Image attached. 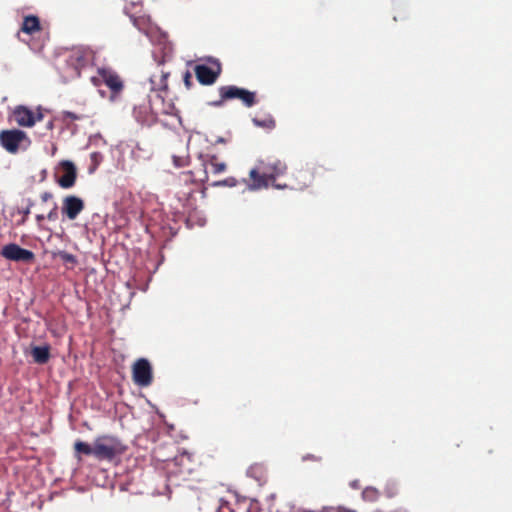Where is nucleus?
I'll return each mask as SVG.
<instances>
[{"mask_svg": "<svg viewBox=\"0 0 512 512\" xmlns=\"http://www.w3.org/2000/svg\"><path fill=\"white\" fill-rule=\"evenodd\" d=\"M209 62L210 66L198 64L194 68L196 78L202 85L214 84L222 72V66L219 60L209 59Z\"/></svg>", "mask_w": 512, "mask_h": 512, "instance_id": "nucleus-7", "label": "nucleus"}, {"mask_svg": "<svg viewBox=\"0 0 512 512\" xmlns=\"http://www.w3.org/2000/svg\"><path fill=\"white\" fill-rule=\"evenodd\" d=\"M130 484V482H120V485H119V489L121 491H126L128 488V485Z\"/></svg>", "mask_w": 512, "mask_h": 512, "instance_id": "nucleus-31", "label": "nucleus"}, {"mask_svg": "<svg viewBox=\"0 0 512 512\" xmlns=\"http://www.w3.org/2000/svg\"><path fill=\"white\" fill-rule=\"evenodd\" d=\"M74 454L77 459H81L82 456H94L95 457V446L94 443L92 445L77 440L74 443Z\"/></svg>", "mask_w": 512, "mask_h": 512, "instance_id": "nucleus-17", "label": "nucleus"}, {"mask_svg": "<svg viewBox=\"0 0 512 512\" xmlns=\"http://www.w3.org/2000/svg\"><path fill=\"white\" fill-rule=\"evenodd\" d=\"M45 219V216L43 214L36 215V221L38 223H41Z\"/></svg>", "mask_w": 512, "mask_h": 512, "instance_id": "nucleus-33", "label": "nucleus"}, {"mask_svg": "<svg viewBox=\"0 0 512 512\" xmlns=\"http://www.w3.org/2000/svg\"><path fill=\"white\" fill-rule=\"evenodd\" d=\"M95 458L102 461H112L127 450V446L116 436L101 435L95 438Z\"/></svg>", "mask_w": 512, "mask_h": 512, "instance_id": "nucleus-4", "label": "nucleus"}, {"mask_svg": "<svg viewBox=\"0 0 512 512\" xmlns=\"http://www.w3.org/2000/svg\"><path fill=\"white\" fill-rule=\"evenodd\" d=\"M57 256L65 263H71V264H76L77 263V259H76V256L71 254V253H68L66 251H59L57 253Z\"/></svg>", "mask_w": 512, "mask_h": 512, "instance_id": "nucleus-22", "label": "nucleus"}, {"mask_svg": "<svg viewBox=\"0 0 512 512\" xmlns=\"http://www.w3.org/2000/svg\"><path fill=\"white\" fill-rule=\"evenodd\" d=\"M239 184V181L234 177H228L221 181H215L211 185L214 187H221V186H227V187H235Z\"/></svg>", "mask_w": 512, "mask_h": 512, "instance_id": "nucleus-21", "label": "nucleus"}, {"mask_svg": "<svg viewBox=\"0 0 512 512\" xmlns=\"http://www.w3.org/2000/svg\"><path fill=\"white\" fill-rule=\"evenodd\" d=\"M99 74L103 79V83L111 91V99H114L124 88V84L120 76L110 69H99Z\"/></svg>", "mask_w": 512, "mask_h": 512, "instance_id": "nucleus-13", "label": "nucleus"}, {"mask_svg": "<svg viewBox=\"0 0 512 512\" xmlns=\"http://www.w3.org/2000/svg\"><path fill=\"white\" fill-rule=\"evenodd\" d=\"M184 84L189 89L192 86V76L189 71H186L183 76Z\"/></svg>", "mask_w": 512, "mask_h": 512, "instance_id": "nucleus-26", "label": "nucleus"}, {"mask_svg": "<svg viewBox=\"0 0 512 512\" xmlns=\"http://www.w3.org/2000/svg\"><path fill=\"white\" fill-rule=\"evenodd\" d=\"M161 447H157L155 450H154V457L157 459V460H160V461H168L169 458H164L162 457L161 455Z\"/></svg>", "mask_w": 512, "mask_h": 512, "instance_id": "nucleus-28", "label": "nucleus"}, {"mask_svg": "<svg viewBox=\"0 0 512 512\" xmlns=\"http://www.w3.org/2000/svg\"><path fill=\"white\" fill-rule=\"evenodd\" d=\"M132 378L134 383L141 387L151 385L153 381L152 367L147 359L140 358L135 361L132 366Z\"/></svg>", "mask_w": 512, "mask_h": 512, "instance_id": "nucleus-8", "label": "nucleus"}, {"mask_svg": "<svg viewBox=\"0 0 512 512\" xmlns=\"http://www.w3.org/2000/svg\"><path fill=\"white\" fill-rule=\"evenodd\" d=\"M14 119L19 126L32 127L37 121L43 119V114L39 111L37 114L26 106H17L13 111Z\"/></svg>", "mask_w": 512, "mask_h": 512, "instance_id": "nucleus-11", "label": "nucleus"}, {"mask_svg": "<svg viewBox=\"0 0 512 512\" xmlns=\"http://www.w3.org/2000/svg\"><path fill=\"white\" fill-rule=\"evenodd\" d=\"M41 30L40 21L37 16L29 15L24 17L21 32L33 34Z\"/></svg>", "mask_w": 512, "mask_h": 512, "instance_id": "nucleus-16", "label": "nucleus"}, {"mask_svg": "<svg viewBox=\"0 0 512 512\" xmlns=\"http://www.w3.org/2000/svg\"><path fill=\"white\" fill-rule=\"evenodd\" d=\"M321 512H358V511L355 509L338 506V507H324Z\"/></svg>", "mask_w": 512, "mask_h": 512, "instance_id": "nucleus-23", "label": "nucleus"}, {"mask_svg": "<svg viewBox=\"0 0 512 512\" xmlns=\"http://www.w3.org/2000/svg\"><path fill=\"white\" fill-rule=\"evenodd\" d=\"M63 115H64L65 119H70V120H73V121L74 120H80V119L83 118L82 116L77 115V114H75L73 112H70V111H64Z\"/></svg>", "mask_w": 512, "mask_h": 512, "instance_id": "nucleus-25", "label": "nucleus"}, {"mask_svg": "<svg viewBox=\"0 0 512 512\" xmlns=\"http://www.w3.org/2000/svg\"><path fill=\"white\" fill-rule=\"evenodd\" d=\"M199 159V168H195L193 171L182 174L183 180L185 182L191 180L194 187L190 188L188 191H178L179 199L183 196L186 197L187 201H189L193 194L198 190L199 184L208 181L209 173L218 175L225 172L227 169V164L224 161H221L215 154H201Z\"/></svg>", "mask_w": 512, "mask_h": 512, "instance_id": "nucleus-3", "label": "nucleus"}, {"mask_svg": "<svg viewBox=\"0 0 512 512\" xmlns=\"http://www.w3.org/2000/svg\"><path fill=\"white\" fill-rule=\"evenodd\" d=\"M1 255L11 261L31 263L35 259L32 251L24 249L15 243L7 244L2 248Z\"/></svg>", "mask_w": 512, "mask_h": 512, "instance_id": "nucleus-9", "label": "nucleus"}, {"mask_svg": "<svg viewBox=\"0 0 512 512\" xmlns=\"http://www.w3.org/2000/svg\"><path fill=\"white\" fill-rule=\"evenodd\" d=\"M85 203L83 199L75 195H68L62 200L61 212L69 220H75L84 210Z\"/></svg>", "mask_w": 512, "mask_h": 512, "instance_id": "nucleus-10", "label": "nucleus"}, {"mask_svg": "<svg viewBox=\"0 0 512 512\" xmlns=\"http://www.w3.org/2000/svg\"><path fill=\"white\" fill-rule=\"evenodd\" d=\"M31 356L37 364H46L50 359V346H33L31 348Z\"/></svg>", "mask_w": 512, "mask_h": 512, "instance_id": "nucleus-15", "label": "nucleus"}, {"mask_svg": "<svg viewBox=\"0 0 512 512\" xmlns=\"http://www.w3.org/2000/svg\"><path fill=\"white\" fill-rule=\"evenodd\" d=\"M62 174L58 177L57 183L61 188L69 189L75 185L77 178V170L75 165L70 161H62L60 163Z\"/></svg>", "mask_w": 512, "mask_h": 512, "instance_id": "nucleus-14", "label": "nucleus"}, {"mask_svg": "<svg viewBox=\"0 0 512 512\" xmlns=\"http://www.w3.org/2000/svg\"><path fill=\"white\" fill-rule=\"evenodd\" d=\"M247 476L254 480H261L267 476V469L263 463H254L247 470Z\"/></svg>", "mask_w": 512, "mask_h": 512, "instance_id": "nucleus-18", "label": "nucleus"}, {"mask_svg": "<svg viewBox=\"0 0 512 512\" xmlns=\"http://www.w3.org/2000/svg\"><path fill=\"white\" fill-rule=\"evenodd\" d=\"M172 160H173V164L175 167L177 168H181V167H184L188 164V160L186 157H182V156H172Z\"/></svg>", "mask_w": 512, "mask_h": 512, "instance_id": "nucleus-24", "label": "nucleus"}, {"mask_svg": "<svg viewBox=\"0 0 512 512\" xmlns=\"http://www.w3.org/2000/svg\"><path fill=\"white\" fill-rule=\"evenodd\" d=\"M379 491L372 486H367L362 491V499L367 502H374L379 498Z\"/></svg>", "mask_w": 512, "mask_h": 512, "instance_id": "nucleus-20", "label": "nucleus"}, {"mask_svg": "<svg viewBox=\"0 0 512 512\" xmlns=\"http://www.w3.org/2000/svg\"><path fill=\"white\" fill-rule=\"evenodd\" d=\"M91 82L94 84V86H100V84L103 83V79L98 73L97 77H91Z\"/></svg>", "mask_w": 512, "mask_h": 512, "instance_id": "nucleus-29", "label": "nucleus"}, {"mask_svg": "<svg viewBox=\"0 0 512 512\" xmlns=\"http://www.w3.org/2000/svg\"><path fill=\"white\" fill-rule=\"evenodd\" d=\"M93 59V52L89 48L76 47L72 49L69 57L68 64L76 70L86 67Z\"/></svg>", "mask_w": 512, "mask_h": 512, "instance_id": "nucleus-12", "label": "nucleus"}, {"mask_svg": "<svg viewBox=\"0 0 512 512\" xmlns=\"http://www.w3.org/2000/svg\"><path fill=\"white\" fill-rule=\"evenodd\" d=\"M24 142L29 143V139L26 132L22 130L11 129L0 132V145L11 154L17 153Z\"/></svg>", "mask_w": 512, "mask_h": 512, "instance_id": "nucleus-6", "label": "nucleus"}, {"mask_svg": "<svg viewBox=\"0 0 512 512\" xmlns=\"http://www.w3.org/2000/svg\"><path fill=\"white\" fill-rule=\"evenodd\" d=\"M52 197H53V195L50 192H44L41 194V200L43 202L49 201Z\"/></svg>", "mask_w": 512, "mask_h": 512, "instance_id": "nucleus-30", "label": "nucleus"}, {"mask_svg": "<svg viewBox=\"0 0 512 512\" xmlns=\"http://www.w3.org/2000/svg\"><path fill=\"white\" fill-rule=\"evenodd\" d=\"M32 204H30L26 209L23 210L24 217L26 218L30 214Z\"/></svg>", "mask_w": 512, "mask_h": 512, "instance_id": "nucleus-32", "label": "nucleus"}, {"mask_svg": "<svg viewBox=\"0 0 512 512\" xmlns=\"http://www.w3.org/2000/svg\"><path fill=\"white\" fill-rule=\"evenodd\" d=\"M220 99L214 101L212 105L221 106L224 102L232 99H239L246 107H252L256 104V94L244 88L234 85L219 87Z\"/></svg>", "mask_w": 512, "mask_h": 512, "instance_id": "nucleus-5", "label": "nucleus"}, {"mask_svg": "<svg viewBox=\"0 0 512 512\" xmlns=\"http://www.w3.org/2000/svg\"><path fill=\"white\" fill-rule=\"evenodd\" d=\"M356 484H357V482H356V481L351 482V486H352L353 488H356Z\"/></svg>", "mask_w": 512, "mask_h": 512, "instance_id": "nucleus-34", "label": "nucleus"}, {"mask_svg": "<svg viewBox=\"0 0 512 512\" xmlns=\"http://www.w3.org/2000/svg\"><path fill=\"white\" fill-rule=\"evenodd\" d=\"M168 76L169 72L161 71L159 75L150 77L151 94L142 103L135 105L133 110L134 118L140 124L152 126L157 122L159 114L168 113L165 109L164 98L159 93L168 89Z\"/></svg>", "mask_w": 512, "mask_h": 512, "instance_id": "nucleus-2", "label": "nucleus"}, {"mask_svg": "<svg viewBox=\"0 0 512 512\" xmlns=\"http://www.w3.org/2000/svg\"><path fill=\"white\" fill-rule=\"evenodd\" d=\"M57 218H58L57 205L54 204L53 209L47 215V219L50 221H55V220H57Z\"/></svg>", "mask_w": 512, "mask_h": 512, "instance_id": "nucleus-27", "label": "nucleus"}, {"mask_svg": "<svg viewBox=\"0 0 512 512\" xmlns=\"http://www.w3.org/2000/svg\"><path fill=\"white\" fill-rule=\"evenodd\" d=\"M287 171L288 166L285 161L278 158H267L266 160L258 161L256 167L250 170L249 182L246 179H242L241 182L246 183L250 190H260L268 188L270 185L276 189H302L308 186L306 180L300 181L297 184L277 183V178L284 176Z\"/></svg>", "mask_w": 512, "mask_h": 512, "instance_id": "nucleus-1", "label": "nucleus"}, {"mask_svg": "<svg viewBox=\"0 0 512 512\" xmlns=\"http://www.w3.org/2000/svg\"><path fill=\"white\" fill-rule=\"evenodd\" d=\"M253 123L257 127H261V128L267 129V130H272L276 126V121L271 115H266L262 118L255 117V118H253Z\"/></svg>", "mask_w": 512, "mask_h": 512, "instance_id": "nucleus-19", "label": "nucleus"}]
</instances>
